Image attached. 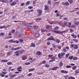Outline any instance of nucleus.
Returning <instances> with one entry per match:
<instances>
[{"label": "nucleus", "mask_w": 79, "mask_h": 79, "mask_svg": "<svg viewBox=\"0 0 79 79\" xmlns=\"http://www.w3.org/2000/svg\"><path fill=\"white\" fill-rule=\"evenodd\" d=\"M0 2H2V3H6V2H7V3L8 2V0H0Z\"/></svg>", "instance_id": "9b49d317"}, {"label": "nucleus", "mask_w": 79, "mask_h": 79, "mask_svg": "<svg viewBox=\"0 0 79 79\" xmlns=\"http://www.w3.org/2000/svg\"><path fill=\"white\" fill-rule=\"evenodd\" d=\"M42 11L41 10H39L38 11V15H37V17H39L40 16L42 15Z\"/></svg>", "instance_id": "0eeeda50"}, {"label": "nucleus", "mask_w": 79, "mask_h": 79, "mask_svg": "<svg viewBox=\"0 0 79 79\" xmlns=\"http://www.w3.org/2000/svg\"><path fill=\"white\" fill-rule=\"evenodd\" d=\"M77 68V66H75L72 67V69L73 70H75Z\"/></svg>", "instance_id": "c85d7f7f"}, {"label": "nucleus", "mask_w": 79, "mask_h": 79, "mask_svg": "<svg viewBox=\"0 0 79 79\" xmlns=\"http://www.w3.org/2000/svg\"><path fill=\"white\" fill-rule=\"evenodd\" d=\"M69 56V53H68L65 55V57L66 58H68V57Z\"/></svg>", "instance_id": "4c0bfd02"}, {"label": "nucleus", "mask_w": 79, "mask_h": 79, "mask_svg": "<svg viewBox=\"0 0 79 79\" xmlns=\"http://www.w3.org/2000/svg\"><path fill=\"white\" fill-rule=\"evenodd\" d=\"M23 24H24V25H25V26H27V23L25 22L23 23Z\"/></svg>", "instance_id": "052dcab7"}, {"label": "nucleus", "mask_w": 79, "mask_h": 79, "mask_svg": "<svg viewBox=\"0 0 79 79\" xmlns=\"http://www.w3.org/2000/svg\"><path fill=\"white\" fill-rule=\"evenodd\" d=\"M74 49H78V46L77 44H74V47L73 48Z\"/></svg>", "instance_id": "a211bd4d"}, {"label": "nucleus", "mask_w": 79, "mask_h": 79, "mask_svg": "<svg viewBox=\"0 0 79 79\" xmlns=\"http://www.w3.org/2000/svg\"><path fill=\"white\" fill-rule=\"evenodd\" d=\"M41 31L43 33H44V32H48V31L47 30H45L44 29H41Z\"/></svg>", "instance_id": "2eb2a0df"}, {"label": "nucleus", "mask_w": 79, "mask_h": 79, "mask_svg": "<svg viewBox=\"0 0 79 79\" xmlns=\"http://www.w3.org/2000/svg\"><path fill=\"white\" fill-rule=\"evenodd\" d=\"M73 0H68V1L69 2L70 4H72L73 2Z\"/></svg>", "instance_id": "bb28decb"}, {"label": "nucleus", "mask_w": 79, "mask_h": 79, "mask_svg": "<svg viewBox=\"0 0 79 79\" xmlns=\"http://www.w3.org/2000/svg\"><path fill=\"white\" fill-rule=\"evenodd\" d=\"M24 64L25 65H28L29 64H31V63H30V62H28L25 63Z\"/></svg>", "instance_id": "a19ab883"}, {"label": "nucleus", "mask_w": 79, "mask_h": 79, "mask_svg": "<svg viewBox=\"0 0 79 79\" xmlns=\"http://www.w3.org/2000/svg\"><path fill=\"white\" fill-rule=\"evenodd\" d=\"M53 56V55H48V57H52V56Z\"/></svg>", "instance_id": "bf43d9fd"}, {"label": "nucleus", "mask_w": 79, "mask_h": 79, "mask_svg": "<svg viewBox=\"0 0 79 79\" xmlns=\"http://www.w3.org/2000/svg\"><path fill=\"white\" fill-rule=\"evenodd\" d=\"M45 66L46 68H49V65L48 64H46L45 65Z\"/></svg>", "instance_id": "3c124183"}, {"label": "nucleus", "mask_w": 79, "mask_h": 79, "mask_svg": "<svg viewBox=\"0 0 79 79\" xmlns=\"http://www.w3.org/2000/svg\"><path fill=\"white\" fill-rule=\"evenodd\" d=\"M13 42V40H9V42Z\"/></svg>", "instance_id": "4d7b16f0"}, {"label": "nucleus", "mask_w": 79, "mask_h": 79, "mask_svg": "<svg viewBox=\"0 0 79 79\" xmlns=\"http://www.w3.org/2000/svg\"><path fill=\"white\" fill-rule=\"evenodd\" d=\"M17 76V75H16V74H14L13 76H10V77H9V79H13V78H14V77H15V76Z\"/></svg>", "instance_id": "f8f14e48"}, {"label": "nucleus", "mask_w": 79, "mask_h": 79, "mask_svg": "<svg viewBox=\"0 0 79 79\" xmlns=\"http://www.w3.org/2000/svg\"><path fill=\"white\" fill-rule=\"evenodd\" d=\"M51 59L52 60H49V63H52V62H53V61H55V57H52L51 58Z\"/></svg>", "instance_id": "39448f33"}, {"label": "nucleus", "mask_w": 79, "mask_h": 79, "mask_svg": "<svg viewBox=\"0 0 79 79\" xmlns=\"http://www.w3.org/2000/svg\"><path fill=\"white\" fill-rule=\"evenodd\" d=\"M74 24L75 25H77V26L79 25V22L76 21L74 23Z\"/></svg>", "instance_id": "7c9ffc66"}, {"label": "nucleus", "mask_w": 79, "mask_h": 79, "mask_svg": "<svg viewBox=\"0 0 79 79\" xmlns=\"http://www.w3.org/2000/svg\"><path fill=\"white\" fill-rule=\"evenodd\" d=\"M8 65H10V64H12V62H9L7 63Z\"/></svg>", "instance_id": "79ce46f5"}, {"label": "nucleus", "mask_w": 79, "mask_h": 79, "mask_svg": "<svg viewBox=\"0 0 79 79\" xmlns=\"http://www.w3.org/2000/svg\"><path fill=\"white\" fill-rule=\"evenodd\" d=\"M63 62L61 61L59 63V66L60 67H62V66H63Z\"/></svg>", "instance_id": "dca6fc26"}, {"label": "nucleus", "mask_w": 79, "mask_h": 79, "mask_svg": "<svg viewBox=\"0 0 79 79\" xmlns=\"http://www.w3.org/2000/svg\"><path fill=\"white\" fill-rule=\"evenodd\" d=\"M75 73L74 74L75 76L77 75V73H79V71L77 69H76V70L75 71Z\"/></svg>", "instance_id": "f3484780"}, {"label": "nucleus", "mask_w": 79, "mask_h": 79, "mask_svg": "<svg viewBox=\"0 0 79 79\" xmlns=\"http://www.w3.org/2000/svg\"><path fill=\"white\" fill-rule=\"evenodd\" d=\"M64 74H66L67 73H68V72L66 70H65L64 71Z\"/></svg>", "instance_id": "69168bd1"}, {"label": "nucleus", "mask_w": 79, "mask_h": 79, "mask_svg": "<svg viewBox=\"0 0 79 79\" xmlns=\"http://www.w3.org/2000/svg\"><path fill=\"white\" fill-rule=\"evenodd\" d=\"M77 57H74L73 58V60H77Z\"/></svg>", "instance_id": "6e6d98bb"}, {"label": "nucleus", "mask_w": 79, "mask_h": 79, "mask_svg": "<svg viewBox=\"0 0 79 79\" xmlns=\"http://www.w3.org/2000/svg\"><path fill=\"white\" fill-rule=\"evenodd\" d=\"M64 77H65V78H66V79H67V77H68V75L64 76Z\"/></svg>", "instance_id": "e2e57ef3"}, {"label": "nucleus", "mask_w": 79, "mask_h": 79, "mask_svg": "<svg viewBox=\"0 0 79 79\" xmlns=\"http://www.w3.org/2000/svg\"><path fill=\"white\" fill-rule=\"evenodd\" d=\"M48 3L49 5H50V4H51V0H49L48 2Z\"/></svg>", "instance_id": "864d4df0"}, {"label": "nucleus", "mask_w": 79, "mask_h": 79, "mask_svg": "<svg viewBox=\"0 0 79 79\" xmlns=\"http://www.w3.org/2000/svg\"><path fill=\"white\" fill-rule=\"evenodd\" d=\"M19 40L20 41V42H23V39H20Z\"/></svg>", "instance_id": "680f3d73"}, {"label": "nucleus", "mask_w": 79, "mask_h": 79, "mask_svg": "<svg viewBox=\"0 0 79 79\" xmlns=\"http://www.w3.org/2000/svg\"><path fill=\"white\" fill-rule=\"evenodd\" d=\"M6 72H2L1 73H0V76L1 75V77H5V74H6Z\"/></svg>", "instance_id": "7ed1b4c3"}, {"label": "nucleus", "mask_w": 79, "mask_h": 79, "mask_svg": "<svg viewBox=\"0 0 79 79\" xmlns=\"http://www.w3.org/2000/svg\"><path fill=\"white\" fill-rule=\"evenodd\" d=\"M58 48L59 49H61V45H58Z\"/></svg>", "instance_id": "5fc2aeb1"}, {"label": "nucleus", "mask_w": 79, "mask_h": 79, "mask_svg": "<svg viewBox=\"0 0 79 79\" xmlns=\"http://www.w3.org/2000/svg\"><path fill=\"white\" fill-rule=\"evenodd\" d=\"M64 55H65V52H61V53H59V54H58V56L59 58H61L63 56H64Z\"/></svg>", "instance_id": "f257e3e1"}, {"label": "nucleus", "mask_w": 79, "mask_h": 79, "mask_svg": "<svg viewBox=\"0 0 79 79\" xmlns=\"http://www.w3.org/2000/svg\"><path fill=\"white\" fill-rule=\"evenodd\" d=\"M69 79H75V77H72V76H70L69 78Z\"/></svg>", "instance_id": "e433bc0d"}, {"label": "nucleus", "mask_w": 79, "mask_h": 79, "mask_svg": "<svg viewBox=\"0 0 79 79\" xmlns=\"http://www.w3.org/2000/svg\"><path fill=\"white\" fill-rule=\"evenodd\" d=\"M0 35H1V36H3V35H4V33H0Z\"/></svg>", "instance_id": "0e129e2a"}, {"label": "nucleus", "mask_w": 79, "mask_h": 79, "mask_svg": "<svg viewBox=\"0 0 79 79\" xmlns=\"http://www.w3.org/2000/svg\"><path fill=\"white\" fill-rule=\"evenodd\" d=\"M27 28L29 29H32V27L31 26H28L27 27Z\"/></svg>", "instance_id": "473e14b6"}, {"label": "nucleus", "mask_w": 79, "mask_h": 79, "mask_svg": "<svg viewBox=\"0 0 79 79\" xmlns=\"http://www.w3.org/2000/svg\"><path fill=\"white\" fill-rule=\"evenodd\" d=\"M12 54L10 52H8L6 53V55L8 56V55H10Z\"/></svg>", "instance_id": "72a5a7b5"}, {"label": "nucleus", "mask_w": 79, "mask_h": 79, "mask_svg": "<svg viewBox=\"0 0 79 79\" xmlns=\"http://www.w3.org/2000/svg\"><path fill=\"white\" fill-rule=\"evenodd\" d=\"M22 48L21 47H17L16 48H15L14 49V50H19V49H20V48Z\"/></svg>", "instance_id": "6ab92c4d"}, {"label": "nucleus", "mask_w": 79, "mask_h": 79, "mask_svg": "<svg viewBox=\"0 0 79 79\" xmlns=\"http://www.w3.org/2000/svg\"><path fill=\"white\" fill-rule=\"evenodd\" d=\"M47 45H50V42H47Z\"/></svg>", "instance_id": "774afa93"}, {"label": "nucleus", "mask_w": 79, "mask_h": 79, "mask_svg": "<svg viewBox=\"0 0 79 79\" xmlns=\"http://www.w3.org/2000/svg\"><path fill=\"white\" fill-rule=\"evenodd\" d=\"M36 54L37 55H42V53L40 51H38L36 52Z\"/></svg>", "instance_id": "aec40b11"}, {"label": "nucleus", "mask_w": 79, "mask_h": 79, "mask_svg": "<svg viewBox=\"0 0 79 79\" xmlns=\"http://www.w3.org/2000/svg\"><path fill=\"white\" fill-rule=\"evenodd\" d=\"M16 35H17V36H19V37H21L23 35V34L19 32H17L16 33Z\"/></svg>", "instance_id": "1a4fd4ad"}, {"label": "nucleus", "mask_w": 79, "mask_h": 79, "mask_svg": "<svg viewBox=\"0 0 79 79\" xmlns=\"http://www.w3.org/2000/svg\"><path fill=\"white\" fill-rule=\"evenodd\" d=\"M4 28H6V27L5 26L0 27V29H3Z\"/></svg>", "instance_id": "a18cd8bd"}, {"label": "nucleus", "mask_w": 79, "mask_h": 79, "mask_svg": "<svg viewBox=\"0 0 79 79\" xmlns=\"http://www.w3.org/2000/svg\"><path fill=\"white\" fill-rule=\"evenodd\" d=\"M55 40V39L54 38L53 36H51L47 39L48 40Z\"/></svg>", "instance_id": "20e7f679"}, {"label": "nucleus", "mask_w": 79, "mask_h": 79, "mask_svg": "<svg viewBox=\"0 0 79 79\" xmlns=\"http://www.w3.org/2000/svg\"><path fill=\"white\" fill-rule=\"evenodd\" d=\"M58 68H59V67L56 66V67L52 68L51 70H52L53 71H55V70H56V69H58Z\"/></svg>", "instance_id": "6e6552de"}, {"label": "nucleus", "mask_w": 79, "mask_h": 79, "mask_svg": "<svg viewBox=\"0 0 79 79\" xmlns=\"http://www.w3.org/2000/svg\"><path fill=\"white\" fill-rule=\"evenodd\" d=\"M62 4L63 5H64V6H67L69 5V2L67 1L65 2H62Z\"/></svg>", "instance_id": "f03ea898"}, {"label": "nucleus", "mask_w": 79, "mask_h": 79, "mask_svg": "<svg viewBox=\"0 0 79 79\" xmlns=\"http://www.w3.org/2000/svg\"><path fill=\"white\" fill-rule=\"evenodd\" d=\"M71 35L72 37H73V38H76L77 37V36H76V35H74V34H71Z\"/></svg>", "instance_id": "c756f323"}, {"label": "nucleus", "mask_w": 79, "mask_h": 79, "mask_svg": "<svg viewBox=\"0 0 79 79\" xmlns=\"http://www.w3.org/2000/svg\"><path fill=\"white\" fill-rule=\"evenodd\" d=\"M27 59V57L24 56H23L22 58V60H26Z\"/></svg>", "instance_id": "393cba45"}, {"label": "nucleus", "mask_w": 79, "mask_h": 79, "mask_svg": "<svg viewBox=\"0 0 79 79\" xmlns=\"http://www.w3.org/2000/svg\"><path fill=\"white\" fill-rule=\"evenodd\" d=\"M74 44H72L71 45H70V47H71V48H73V47L74 48Z\"/></svg>", "instance_id": "603ef678"}, {"label": "nucleus", "mask_w": 79, "mask_h": 79, "mask_svg": "<svg viewBox=\"0 0 79 79\" xmlns=\"http://www.w3.org/2000/svg\"><path fill=\"white\" fill-rule=\"evenodd\" d=\"M45 8L44 9V10H48L49 8L48 6H47V5H45L44 6Z\"/></svg>", "instance_id": "ddd939ff"}, {"label": "nucleus", "mask_w": 79, "mask_h": 79, "mask_svg": "<svg viewBox=\"0 0 79 79\" xmlns=\"http://www.w3.org/2000/svg\"><path fill=\"white\" fill-rule=\"evenodd\" d=\"M41 19H41V18H38L36 19L35 20L36 21H40Z\"/></svg>", "instance_id": "c9c22d12"}, {"label": "nucleus", "mask_w": 79, "mask_h": 79, "mask_svg": "<svg viewBox=\"0 0 79 79\" xmlns=\"http://www.w3.org/2000/svg\"><path fill=\"white\" fill-rule=\"evenodd\" d=\"M35 70V68L33 69H29V72H31V71H34Z\"/></svg>", "instance_id": "2f4dec72"}, {"label": "nucleus", "mask_w": 79, "mask_h": 79, "mask_svg": "<svg viewBox=\"0 0 79 79\" xmlns=\"http://www.w3.org/2000/svg\"><path fill=\"white\" fill-rule=\"evenodd\" d=\"M65 48V49H66V50H69V48L68 46H67Z\"/></svg>", "instance_id": "13d9d810"}, {"label": "nucleus", "mask_w": 79, "mask_h": 79, "mask_svg": "<svg viewBox=\"0 0 79 79\" xmlns=\"http://www.w3.org/2000/svg\"><path fill=\"white\" fill-rule=\"evenodd\" d=\"M66 68H71V65H67L66 67Z\"/></svg>", "instance_id": "37998d69"}, {"label": "nucleus", "mask_w": 79, "mask_h": 79, "mask_svg": "<svg viewBox=\"0 0 79 79\" xmlns=\"http://www.w3.org/2000/svg\"><path fill=\"white\" fill-rule=\"evenodd\" d=\"M73 56H70L69 57V59H70V60H73Z\"/></svg>", "instance_id": "f704fd0d"}, {"label": "nucleus", "mask_w": 79, "mask_h": 79, "mask_svg": "<svg viewBox=\"0 0 79 79\" xmlns=\"http://www.w3.org/2000/svg\"><path fill=\"white\" fill-rule=\"evenodd\" d=\"M52 25H47L46 26V29H50V28H52Z\"/></svg>", "instance_id": "9d476101"}, {"label": "nucleus", "mask_w": 79, "mask_h": 79, "mask_svg": "<svg viewBox=\"0 0 79 79\" xmlns=\"http://www.w3.org/2000/svg\"><path fill=\"white\" fill-rule=\"evenodd\" d=\"M67 24H68V23H67V22L66 21H65L64 22V25H66Z\"/></svg>", "instance_id": "338daca9"}, {"label": "nucleus", "mask_w": 79, "mask_h": 79, "mask_svg": "<svg viewBox=\"0 0 79 79\" xmlns=\"http://www.w3.org/2000/svg\"><path fill=\"white\" fill-rule=\"evenodd\" d=\"M62 51L64 52H67V50H66V49L64 47L63 48Z\"/></svg>", "instance_id": "cd10ccee"}, {"label": "nucleus", "mask_w": 79, "mask_h": 79, "mask_svg": "<svg viewBox=\"0 0 79 79\" xmlns=\"http://www.w3.org/2000/svg\"><path fill=\"white\" fill-rule=\"evenodd\" d=\"M33 27L35 29H38V28H39V27L37 26H33Z\"/></svg>", "instance_id": "a878e982"}, {"label": "nucleus", "mask_w": 79, "mask_h": 79, "mask_svg": "<svg viewBox=\"0 0 79 79\" xmlns=\"http://www.w3.org/2000/svg\"><path fill=\"white\" fill-rule=\"evenodd\" d=\"M73 41L75 42H78V40H77L75 39H73Z\"/></svg>", "instance_id": "8fccbe9b"}, {"label": "nucleus", "mask_w": 79, "mask_h": 79, "mask_svg": "<svg viewBox=\"0 0 79 79\" xmlns=\"http://www.w3.org/2000/svg\"><path fill=\"white\" fill-rule=\"evenodd\" d=\"M30 47H35V44H34L33 43H31V45H30Z\"/></svg>", "instance_id": "5701e85b"}, {"label": "nucleus", "mask_w": 79, "mask_h": 79, "mask_svg": "<svg viewBox=\"0 0 79 79\" xmlns=\"http://www.w3.org/2000/svg\"><path fill=\"white\" fill-rule=\"evenodd\" d=\"M28 9L31 10V9H32L33 8V7L32 6H30L28 7Z\"/></svg>", "instance_id": "de8ad7c7"}, {"label": "nucleus", "mask_w": 79, "mask_h": 79, "mask_svg": "<svg viewBox=\"0 0 79 79\" xmlns=\"http://www.w3.org/2000/svg\"><path fill=\"white\" fill-rule=\"evenodd\" d=\"M54 32L55 33H56L57 34H62V33H63L62 31L56 30H54Z\"/></svg>", "instance_id": "423d86ee"}, {"label": "nucleus", "mask_w": 79, "mask_h": 79, "mask_svg": "<svg viewBox=\"0 0 79 79\" xmlns=\"http://www.w3.org/2000/svg\"><path fill=\"white\" fill-rule=\"evenodd\" d=\"M59 29V27H58V26L55 27V28H54V30H56V31H57V30H58Z\"/></svg>", "instance_id": "b1692460"}, {"label": "nucleus", "mask_w": 79, "mask_h": 79, "mask_svg": "<svg viewBox=\"0 0 79 79\" xmlns=\"http://www.w3.org/2000/svg\"><path fill=\"white\" fill-rule=\"evenodd\" d=\"M11 33H12V34H13L14 33H15V30H12L11 31Z\"/></svg>", "instance_id": "09e8293b"}, {"label": "nucleus", "mask_w": 79, "mask_h": 79, "mask_svg": "<svg viewBox=\"0 0 79 79\" xmlns=\"http://www.w3.org/2000/svg\"><path fill=\"white\" fill-rule=\"evenodd\" d=\"M37 0H35L33 1V4L34 5H35V3H36V1Z\"/></svg>", "instance_id": "49530a36"}, {"label": "nucleus", "mask_w": 79, "mask_h": 79, "mask_svg": "<svg viewBox=\"0 0 79 79\" xmlns=\"http://www.w3.org/2000/svg\"><path fill=\"white\" fill-rule=\"evenodd\" d=\"M23 69V68H22V67L19 66L17 69V70H18V69Z\"/></svg>", "instance_id": "58836bf2"}, {"label": "nucleus", "mask_w": 79, "mask_h": 79, "mask_svg": "<svg viewBox=\"0 0 79 79\" xmlns=\"http://www.w3.org/2000/svg\"><path fill=\"white\" fill-rule=\"evenodd\" d=\"M55 42H57L58 44H59V43L60 42V40L59 39H57L56 40H55Z\"/></svg>", "instance_id": "4be33fe9"}, {"label": "nucleus", "mask_w": 79, "mask_h": 79, "mask_svg": "<svg viewBox=\"0 0 79 79\" xmlns=\"http://www.w3.org/2000/svg\"><path fill=\"white\" fill-rule=\"evenodd\" d=\"M30 3V1H27L26 2V5H29V4Z\"/></svg>", "instance_id": "c03bdc74"}, {"label": "nucleus", "mask_w": 79, "mask_h": 79, "mask_svg": "<svg viewBox=\"0 0 79 79\" xmlns=\"http://www.w3.org/2000/svg\"><path fill=\"white\" fill-rule=\"evenodd\" d=\"M24 50H23L22 51H20V55L23 53H24Z\"/></svg>", "instance_id": "ea45409f"}, {"label": "nucleus", "mask_w": 79, "mask_h": 79, "mask_svg": "<svg viewBox=\"0 0 79 79\" xmlns=\"http://www.w3.org/2000/svg\"><path fill=\"white\" fill-rule=\"evenodd\" d=\"M16 5V2H13L10 4V5L11 6H15V5Z\"/></svg>", "instance_id": "4468645a"}, {"label": "nucleus", "mask_w": 79, "mask_h": 79, "mask_svg": "<svg viewBox=\"0 0 79 79\" xmlns=\"http://www.w3.org/2000/svg\"><path fill=\"white\" fill-rule=\"evenodd\" d=\"M35 37H39V34L38 33H36L35 34Z\"/></svg>", "instance_id": "412c9836"}]
</instances>
